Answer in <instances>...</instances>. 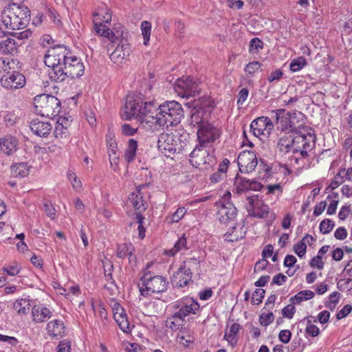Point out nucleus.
Listing matches in <instances>:
<instances>
[{"label":"nucleus","mask_w":352,"mask_h":352,"mask_svg":"<svg viewBox=\"0 0 352 352\" xmlns=\"http://www.w3.org/2000/svg\"><path fill=\"white\" fill-rule=\"evenodd\" d=\"M44 63L50 69L51 80L60 82L67 78H75L82 76L85 67L80 58L72 54L63 45L54 46L44 56Z\"/></svg>","instance_id":"nucleus-1"},{"label":"nucleus","mask_w":352,"mask_h":352,"mask_svg":"<svg viewBox=\"0 0 352 352\" xmlns=\"http://www.w3.org/2000/svg\"><path fill=\"white\" fill-rule=\"evenodd\" d=\"M156 111V102L154 100H145L141 95L127 96L124 105L126 120L134 118L141 123L153 124V114Z\"/></svg>","instance_id":"nucleus-2"},{"label":"nucleus","mask_w":352,"mask_h":352,"mask_svg":"<svg viewBox=\"0 0 352 352\" xmlns=\"http://www.w3.org/2000/svg\"><path fill=\"white\" fill-rule=\"evenodd\" d=\"M30 10L26 6L12 3L6 7L1 13L0 28L6 30H22L30 21Z\"/></svg>","instance_id":"nucleus-3"},{"label":"nucleus","mask_w":352,"mask_h":352,"mask_svg":"<svg viewBox=\"0 0 352 352\" xmlns=\"http://www.w3.org/2000/svg\"><path fill=\"white\" fill-rule=\"evenodd\" d=\"M173 307L178 310L166 320V327L175 331L185 325L186 316L196 314L199 304L192 298L185 297L174 302Z\"/></svg>","instance_id":"nucleus-4"},{"label":"nucleus","mask_w":352,"mask_h":352,"mask_svg":"<svg viewBox=\"0 0 352 352\" xmlns=\"http://www.w3.org/2000/svg\"><path fill=\"white\" fill-rule=\"evenodd\" d=\"M184 117L182 105L175 101H167L160 105L156 102V111L153 114V124L160 126L177 125Z\"/></svg>","instance_id":"nucleus-5"},{"label":"nucleus","mask_w":352,"mask_h":352,"mask_svg":"<svg viewBox=\"0 0 352 352\" xmlns=\"http://www.w3.org/2000/svg\"><path fill=\"white\" fill-rule=\"evenodd\" d=\"M151 263L147 264L146 268L143 271L141 278L142 286H140V292L144 296H151L152 294L163 293L167 290L168 282L167 279L159 275H155L148 270Z\"/></svg>","instance_id":"nucleus-6"},{"label":"nucleus","mask_w":352,"mask_h":352,"mask_svg":"<svg viewBox=\"0 0 352 352\" xmlns=\"http://www.w3.org/2000/svg\"><path fill=\"white\" fill-rule=\"evenodd\" d=\"M188 143L181 142L179 137L173 133H161L157 140L159 151L166 157L173 158L176 154L183 153Z\"/></svg>","instance_id":"nucleus-7"},{"label":"nucleus","mask_w":352,"mask_h":352,"mask_svg":"<svg viewBox=\"0 0 352 352\" xmlns=\"http://www.w3.org/2000/svg\"><path fill=\"white\" fill-rule=\"evenodd\" d=\"M305 135H296L289 133H277L276 149L282 157L288 158L294 151H298V144L303 142Z\"/></svg>","instance_id":"nucleus-8"},{"label":"nucleus","mask_w":352,"mask_h":352,"mask_svg":"<svg viewBox=\"0 0 352 352\" xmlns=\"http://www.w3.org/2000/svg\"><path fill=\"white\" fill-rule=\"evenodd\" d=\"M34 106L36 112L43 117H54L60 111V101L52 95L36 96L34 99Z\"/></svg>","instance_id":"nucleus-9"},{"label":"nucleus","mask_w":352,"mask_h":352,"mask_svg":"<svg viewBox=\"0 0 352 352\" xmlns=\"http://www.w3.org/2000/svg\"><path fill=\"white\" fill-rule=\"evenodd\" d=\"M190 164L199 169H208L216 164L212 148L198 144L190 154Z\"/></svg>","instance_id":"nucleus-10"},{"label":"nucleus","mask_w":352,"mask_h":352,"mask_svg":"<svg viewBox=\"0 0 352 352\" xmlns=\"http://www.w3.org/2000/svg\"><path fill=\"white\" fill-rule=\"evenodd\" d=\"M303 142L298 144V151H294L288 156V161L291 166L296 165L298 167L303 168L306 164L305 160L309 157V151H311L315 146V137L314 134L308 133L305 135Z\"/></svg>","instance_id":"nucleus-11"},{"label":"nucleus","mask_w":352,"mask_h":352,"mask_svg":"<svg viewBox=\"0 0 352 352\" xmlns=\"http://www.w3.org/2000/svg\"><path fill=\"white\" fill-rule=\"evenodd\" d=\"M174 89L178 96L186 98L195 97L200 91L197 81L188 76L177 78L174 85Z\"/></svg>","instance_id":"nucleus-12"},{"label":"nucleus","mask_w":352,"mask_h":352,"mask_svg":"<svg viewBox=\"0 0 352 352\" xmlns=\"http://www.w3.org/2000/svg\"><path fill=\"white\" fill-rule=\"evenodd\" d=\"M272 118L276 121V131L278 133H289V128L292 127L289 124V120L296 119L299 122V119L302 118L303 114L301 112H289L285 109H277L272 111Z\"/></svg>","instance_id":"nucleus-13"},{"label":"nucleus","mask_w":352,"mask_h":352,"mask_svg":"<svg viewBox=\"0 0 352 352\" xmlns=\"http://www.w3.org/2000/svg\"><path fill=\"white\" fill-rule=\"evenodd\" d=\"M247 201L246 209L250 216L259 219L265 218L267 216L270 208L261 199H258V195L247 197Z\"/></svg>","instance_id":"nucleus-14"},{"label":"nucleus","mask_w":352,"mask_h":352,"mask_svg":"<svg viewBox=\"0 0 352 352\" xmlns=\"http://www.w3.org/2000/svg\"><path fill=\"white\" fill-rule=\"evenodd\" d=\"M199 144L208 146L219 137V131L209 123L202 124L197 131Z\"/></svg>","instance_id":"nucleus-15"},{"label":"nucleus","mask_w":352,"mask_h":352,"mask_svg":"<svg viewBox=\"0 0 352 352\" xmlns=\"http://www.w3.org/2000/svg\"><path fill=\"white\" fill-rule=\"evenodd\" d=\"M237 163L242 173H250L258 164L257 157L253 151H243L238 156Z\"/></svg>","instance_id":"nucleus-16"},{"label":"nucleus","mask_w":352,"mask_h":352,"mask_svg":"<svg viewBox=\"0 0 352 352\" xmlns=\"http://www.w3.org/2000/svg\"><path fill=\"white\" fill-rule=\"evenodd\" d=\"M274 127V125L271 119L264 116L254 120L250 124V129L256 137L269 136Z\"/></svg>","instance_id":"nucleus-17"},{"label":"nucleus","mask_w":352,"mask_h":352,"mask_svg":"<svg viewBox=\"0 0 352 352\" xmlns=\"http://www.w3.org/2000/svg\"><path fill=\"white\" fill-rule=\"evenodd\" d=\"M0 82L6 89H18L25 86L26 80L21 73L13 72L11 74L3 75L0 79Z\"/></svg>","instance_id":"nucleus-18"},{"label":"nucleus","mask_w":352,"mask_h":352,"mask_svg":"<svg viewBox=\"0 0 352 352\" xmlns=\"http://www.w3.org/2000/svg\"><path fill=\"white\" fill-rule=\"evenodd\" d=\"M234 189L236 194H242L248 190L258 191L261 190L263 185L255 179H249L237 175L234 181Z\"/></svg>","instance_id":"nucleus-19"},{"label":"nucleus","mask_w":352,"mask_h":352,"mask_svg":"<svg viewBox=\"0 0 352 352\" xmlns=\"http://www.w3.org/2000/svg\"><path fill=\"white\" fill-rule=\"evenodd\" d=\"M192 273L189 267L182 265L174 274L172 281L177 287H184L191 280Z\"/></svg>","instance_id":"nucleus-20"},{"label":"nucleus","mask_w":352,"mask_h":352,"mask_svg":"<svg viewBox=\"0 0 352 352\" xmlns=\"http://www.w3.org/2000/svg\"><path fill=\"white\" fill-rule=\"evenodd\" d=\"M237 210L230 202L223 203L218 211L219 220L222 223H227L228 221L234 220L236 216Z\"/></svg>","instance_id":"nucleus-21"},{"label":"nucleus","mask_w":352,"mask_h":352,"mask_svg":"<svg viewBox=\"0 0 352 352\" xmlns=\"http://www.w3.org/2000/svg\"><path fill=\"white\" fill-rule=\"evenodd\" d=\"M18 144V140L11 135L0 138V151L6 155L14 154L17 151Z\"/></svg>","instance_id":"nucleus-22"},{"label":"nucleus","mask_w":352,"mask_h":352,"mask_svg":"<svg viewBox=\"0 0 352 352\" xmlns=\"http://www.w3.org/2000/svg\"><path fill=\"white\" fill-rule=\"evenodd\" d=\"M31 131L39 137H47L52 131V126L48 121H41L34 119L30 122Z\"/></svg>","instance_id":"nucleus-23"},{"label":"nucleus","mask_w":352,"mask_h":352,"mask_svg":"<svg viewBox=\"0 0 352 352\" xmlns=\"http://www.w3.org/2000/svg\"><path fill=\"white\" fill-rule=\"evenodd\" d=\"M32 316L36 323L45 322L52 316V311L42 305H35L32 309Z\"/></svg>","instance_id":"nucleus-24"},{"label":"nucleus","mask_w":352,"mask_h":352,"mask_svg":"<svg viewBox=\"0 0 352 352\" xmlns=\"http://www.w3.org/2000/svg\"><path fill=\"white\" fill-rule=\"evenodd\" d=\"M64 323L60 320H54L49 322L46 327L47 334L52 338H61L65 331Z\"/></svg>","instance_id":"nucleus-25"},{"label":"nucleus","mask_w":352,"mask_h":352,"mask_svg":"<svg viewBox=\"0 0 352 352\" xmlns=\"http://www.w3.org/2000/svg\"><path fill=\"white\" fill-rule=\"evenodd\" d=\"M130 49L128 44L122 43L116 47L110 54V58L115 63H120L129 56Z\"/></svg>","instance_id":"nucleus-26"},{"label":"nucleus","mask_w":352,"mask_h":352,"mask_svg":"<svg viewBox=\"0 0 352 352\" xmlns=\"http://www.w3.org/2000/svg\"><path fill=\"white\" fill-rule=\"evenodd\" d=\"M134 248L131 244L122 243L118 245L117 256L120 258L128 257L129 262L135 261Z\"/></svg>","instance_id":"nucleus-27"},{"label":"nucleus","mask_w":352,"mask_h":352,"mask_svg":"<svg viewBox=\"0 0 352 352\" xmlns=\"http://www.w3.org/2000/svg\"><path fill=\"white\" fill-rule=\"evenodd\" d=\"M129 201L131 206L138 210L137 212H140V214L146 208L140 190L137 192H132L129 194Z\"/></svg>","instance_id":"nucleus-28"},{"label":"nucleus","mask_w":352,"mask_h":352,"mask_svg":"<svg viewBox=\"0 0 352 352\" xmlns=\"http://www.w3.org/2000/svg\"><path fill=\"white\" fill-rule=\"evenodd\" d=\"M31 167L28 162H19L12 165L10 169L14 177H25L29 175Z\"/></svg>","instance_id":"nucleus-29"},{"label":"nucleus","mask_w":352,"mask_h":352,"mask_svg":"<svg viewBox=\"0 0 352 352\" xmlns=\"http://www.w3.org/2000/svg\"><path fill=\"white\" fill-rule=\"evenodd\" d=\"M138 148V142L133 139H130L127 144V148L124 155V160L128 163H131L135 157Z\"/></svg>","instance_id":"nucleus-30"},{"label":"nucleus","mask_w":352,"mask_h":352,"mask_svg":"<svg viewBox=\"0 0 352 352\" xmlns=\"http://www.w3.org/2000/svg\"><path fill=\"white\" fill-rule=\"evenodd\" d=\"M0 51L3 54H13L17 52L15 41L12 38H7L0 42Z\"/></svg>","instance_id":"nucleus-31"},{"label":"nucleus","mask_w":352,"mask_h":352,"mask_svg":"<svg viewBox=\"0 0 352 352\" xmlns=\"http://www.w3.org/2000/svg\"><path fill=\"white\" fill-rule=\"evenodd\" d=\"M310 239L311 241H314V239L311 235L307 234L301 241L294 245V251L300 258H302L306 254L307 245L305 239Z\"/></svg>","instance_id":"nucleus-32"},{"label":"nucleus","mask_w":352,"mask_h":352,"mask_svg":"<svg viewBox=\"0 0 352 352\" xmlns=\"http://www.w3.org/2000/svg\"><path fill=\"white\" fill-rule=\"evenodd\" d=\"M100 36L107 38L112 43L111 47H113V44L121 41L123 36V32H120L118 30L116 32H113L109 28H107L105 30L102 32V34Z\"/></svg>","instance_id":"nucleus-33"},{"label":"nucleus","mask_w":352,"mask_h":352,"mask_svg":"<svg viewBox=\"0 0 352 352\" xmlns=\"http://www.w3.org/2000/svg\"><path fill=\"white\" fill-rule=\"evenodd\" d=\"M187 241L185 234H183L179 237L177 241L175 243L174 247L168 251L169 256H175L177 252L183 250H188Z\"/></svg>","instance_id":"nucleus-34"},{"label":"nucleus","mask_w":352,"mask_h":352,"mask_svg":"<svg viewBox=\"0 0 352 352\" xmlns=\"http://www.w3.org/2000/svg\"><path fill=\"white\" fill-rule=\"evenodd\" d=\"M314 293L311 290H303L299 292L297 294L290 298L292 304H299L302 300H307L313 298Z\"/></svg>","instance_id":"nucleus-35"},{"label":"nucleus","mask_w":352,"mask_h":352,"mask_svg":"<svg viewBox=\"0 0 352 352\" xmlns=\"http://www.w3.org/2000/svg\"><path fill=\"white\" fill-rule=\"evenodd\" d=\"M13 309L19 315H26L30 310V303L25 299L17 300L13 304Z\"/></svg>","instance_id":"nucleus-36"},{"label":"nucleus","mask_w":352,"mask_h":352,"mask_svg":"<svg viewBox=\"0 0 352 352\" xmlns=\"http://www.w3.org/2000/svg\"><path fill=\"white\" fill-rule=\"evenodd\" d=\"M106 142L109 153H111L113 155H116L118 147L116 136L113 133L108 132L106 135Z\"/></svg>","instance_id":"nucleus-37"},{"label":"nucleus","mask_w":352,"mask_h":352,"mask_svg":"<svg viewBox=\"0 0 352 352\" xmlns=\"http://www.w3.org/2000/svg\"><path fill=\"white\" fill-rule=\"evenodd\" d=\"M54 135L57 139H68L69 131L67 127L60 121L56 122L54 129Z\"/></svg>","instance_id":"nucleus-38"},{"label":"nucleus","mask_w":352,"mask_h":352,"mask_svg":"<svg viewBox=\"0 0 352 352\" xmlns=\"http://www.w3.org/2000/svg\"><path fill=\"white\" fill-rule=\"evenodd\" d=\"M306 65V59L302 56H300L297 58L292 60L289 65V68L293 72H296L302 69Z\"/></svg>","instance_id":"nucleus-39"},{"label":"nucleus","mask_w":352,"mask_h":352,"mask_svg":"<svg viewBox=\"0 0 352 352\" xmlns=\"http://www.w3.org/2000/svg\"><path fill=\"white\" fill-rule=\"evenodd\" d=\"M345 172V169H340V171L336 174L333 180L330 183L329 186L327 188V190H333L337 188L342 182H343V176L342 173Z\"/></svg>","instance_id":"nucleus-40"},{"label":"nucleus","mask_w":352,"mask_h":352,"mask_svg":"<svg viewBox=\"0 0 352 352\" xmlns=\"http://www.w3.org/2000/svg\"><path fill=\"white\" fill-rule=\"evenodd\" d=\"M141 30L144 37V44L147 45L149 41L151 25L148 21H144L141 23Z\"/></svg>","instance_id":"nucleus-41"},{"label":"nucleus","mask_w":352,"mask_h":352,"mask_svg":"<svg viewBox=\"0 0 352 352\" xmlns=\"http://www.w3.org/2000/svg\"><path fill=\"white\" fill-rule=\"evenodd\" d=\"M263 48V42L258 38H252L250 42L249 51L252 54L257 53Z\"/></svg>","instance_id":"nucleus-42"},{"label":"nucleus","mask_w":352,"mask_h":352,"mask_svg":"<svg viewBox=\"0 0 352 352\" xmlns=\"http://www.w3.org/2000/svg\"><path fill=\"white\" fill-rule=\"evenodd\" d=\"M334 223L329 219H324L320 223V230L322 233L327 234H329L333 228Z\"/></svg>","instance_id":"nucleus-43"},{"label":"nucleus","mask_w":352,"mask_h":352,"mask_svg":"<svg viewBox=\"0 0 352 352\" xmlns=\"http://www.w3.org/2000/svg\"><path fill=\"white\" fill-rule=\"evenodd\" d=\"M21 270V266L16 263H13L6 267H3V272H6L10 276L17 275L19 274Z\"/></svg>","instance_id":"nucleus-44"},{"label":"nucleus","mask_w":352,"mask_h":352,"mask_svg":"<svg viewBox=\"0 0 352 352\" xmlns=\"http://www.w3.org/2000/svg\"><path fill=\"white\" fill-rule=\"evenodd\" d=\"M265 291L263 289H256L252 294V303L253 305H258L262 302L264 297Z\"/></svg>","instance_id":"nucleus-45"},{"label":"nucleus","mask_w":352,"mask_h":352,"mask_svg":"<svg viewBox=\"0 0 352 352\" xmlns=\"http://www.w3.org/2000/svg\"><path fill=\"white\" fill-rule=\"evenodd\" d=\"M274 320V316L273 313L270 312L268 314H262L259 316V322L261 325L267 327Z\"/></svg>","instance_id":"nucleus-46"},{"label":"nucleus","mask_w":352,"mask_h":352,"mask_svg":"<svg viewBox=\"0 0 352 352\" xmlns=\"http://www.w3.org/2000/svg\"><path fill=\"white\" fill-rule=\"evenodd\" d=\"M186 209L184 207H179L177 210L172 214L170 217V221L172 223L179 222L185 215Z\"/></svg>","instance_id":"nucleus-47"},{"label":"nucleus","mask_w":352,"mask_h":352,"mask_svg":"<svg viewBox=\"0 0 352 352\" xmlns=\"http://www.w3.org/2000/svg\"><path fill=\"white\" fill-rule=\"evenodd\" d=\"M295 119L289 120V124L291 125L292 127L289 128V133L296 134V135H304L302 133V129H304L303 124H300L297 125L294 122Z\"/></svg>","instance_id":"nucleus-48"},{"label":"nucleus","mask_w":352,"mask_h":352,"mask_svg":"<svg viewBox=\"0 0 352 352\" xmlns=\"http://www.w3.org/2000/svg\"><path fill=\"white\" fill-rule=\"evenodd\" d=\"M44 210L46 214L51 219H54L56 216V210L51 202L45 201L43 203Z\"/></svg>","instance_id":"nucleus-49"},{"label":"nucleus","mask_w":352,"mask_h":352,"mask_svg":"<svg viewBox=\"0 0 352 352\" xmlns=\"http://www.w3.org/2000/svg\"><path fill=\"white\" fill-rule=\"evenodd\" d=\"M307 322L308 324L305 329L306 335L311 337L317 336L320 333L319 328L314 324H311V320H309L307 321Z\"/></svg>","instance_id":"nucleus-50"},{"label":"nucleus","mask_w":352,"mask_h":352,"mask_svg":"<svg viewBox=\"0 0 352 352\" xmlns=\"http://www.w3.org/2000/svg\"><path fill=\"white\" fill-rule=\"evenodd\" d=\"M113 309L114 311V318L116 321L118 320V318H120V320H121L122 318H126V314H125L123 307H121L120 304L116 303L114 305Z\"/></svg>","instance_id":"nucleus-51"},{"label":"nucleus","mask_w":352,"mask_h":352,"mask_svg":"<svg viewBox=\"0 0 352 352\" xmlns=\"http://www.w3.org/2000/svg\"><path fill=\"white\" fill-rule=\"evenodd\" d=\"M135 217L138 223V229L139 231V236L141 239H143L145 236V228L143 226V221L144 218L140 212H135Z\"/></svg>","instance_id":"nucleus-52"},{"label":"nucleus","mask_w":352,"mask_h":352,"mask_svg":"<svg viewBox=\"0 0 352 352\" xmlns=\"http://www.w3.org/2000/svg\"><path fill=\"white\" fill-rule=\"evenodd\" d=\"M202 124H206L204 122V121L201 120L200 116V113L197 111L193 112L191 113V118H190V124L193 126H197L198 128L200 127Z\"/></svg>","instance_id":"nucleus-53"},{"label":"nucleus","mask_w":352,"mask_h":352,"mask_svg":"<svg viewBox=\"0 0 352 352\" xmlns=\"http://www.w3.org/2000/svg\"><path fill=\"white\" fill-rule=\"evenodd\" d=\"M68 179L70 180L73 188L76 190H79L81 187V182L78 179L77 176L74 173H69L67 175Z\"/></svg>","instance_id":"nucleus-54"},{"label":"nucleus","mask_w":352,"mask_h":352,"mask_svg":"<svg viewBox=\"0 0 352 352\" xmlns=\"http://www.w3.org/2000/svg\"><path fill=\"white\" fill-rule=\"evenodd\" d=\"M311 267H316L318 270H322L324 267V262L322 261L320 255H317L313 257L309 263Z\"/></svg>","instance_id":"nucleus-55"},{"label":"nucleus","mask_w":352,"mask_h":352,"mask_svg":"<svg viewBox=\"0 0 352 352\" xmlns=\"http://www.w3.org/2000/svg\"><path fill=\"white\" fill-rule=\"evenodd\" d=\"M296 312V308L292 305H288L282 310L283 316L291 319L293 318Z\"/></svg>","instance_id":"nucleus-56"},{"label":"nucleus","mask_w":352,"mask_h":352,"mask_svg":"<svg viewBox=\"0 0 352 352\" xmlns=\"http://www.w3.org/2000/svg\"><path fill=\"white\" fill-rule=\"evenodd\" d=\"M261 67V63L258 61H253L248 63L245 68V71L248 72L250 75H253L256 70H258Z\"/></svg>","instance_id":"nucleus-57"},{"label":"nucleus","mask_w":352,"mask_h":352,"mask_svg":"<svg viewBox=\"0 0 352 352\" xmlns=\"http://www.w3.org/2000/svg\"><path fill=\"white\" fill-rule=\"evenodd\" d=\"M0 342L7 343L10 346H16L19 342L15 337L2 334H0Z\"/></svg>","instance_id":"nucleus-58"},{"label":"nucleus","mask_w":352,"mask_h":352,"mask_svg":"<svg viewBox=\"0 0 352 352\" xmlns=\"http://www.w3.org/2000/svg\"><path fill=\"white\" fill-rule=\"evenodd\" d=\"M291 337L292 333L289 330H281L278 334L279 340L284 344L288 343Z\"/></svg>","instance_id":"nucleus-59"},{"label":"nucleus","mask_w":352,"mask_h":352,"mask_svg":"<svg viewBox=\"0 0 352 352\" xmlns=\"http://www.w3.org/2000/svg\"><path fill=\"white\" fill-rule=\"evenodd\" d=\"M338 286L348 291L351 290L352 289V279L348 278L340 279L338 283Z\"/></svg>","instance_id":"nucleus-60"},{"label":"nucleus","mask_w":352,"mask_h":352,"mask_svg":"<svg viewBox=\"0 0 352 352\" xmlns=\"http://www.w3.org/2000/svg\"><path fill=\"white\" fill-rule=\"evenodd\" d=\"M352 311V306L350 305H346L344 306V307L340 310L337 314L336 318L338 320H340L346 317L348 314L351 313Z\"/></svg>","instance_id":"nucleus-61"},{"label":"nucleus","mask_w":352,"mask_h":352,"mask_svg":"<svg viewBox=\"0 0 352 352\" xmlns=\"http://www.w3.org/2000/svg\"><path fill=\"white\" fill-rule=\"evenodd\" d=\"M70 349V342L67 340H63L59 342L57 346V352H69Z\"/></svg>","instance_id":"nucleus-62"},{"label":"nucleus","mask_w":352,"mask_h":352,"mask_svg":"<svg viewBox=\"0 0 352 352\" xmlns=\"http://www.w3.org/2000/svg\"><path fill=\"white\" fill-rule=\"evenodd\" d=\"M249 94V91L247 88H243L241 89L238 94L237 104L242 105L244 102L247 100Z\"/></svg>","instance_id":"nucleus-63"},{"label":"nucleus","mask_w":352,"mask_h":352,"mask_svg":"<svg viewBox=\"0 0 352 352\" xmlns=\"http://www.w3.org/2000/svg\"><path fill=\"white\" fill-rule=\"evenodd\" d=\"M334 236L336 239L344 240L347 236V231L344 227H339L334 232Z\"/></svg>","instance_id":"nucleus-64"}]
</instances>
